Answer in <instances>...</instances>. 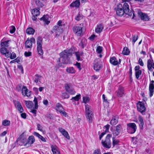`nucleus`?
<instances>
[{
  "instance_id": "40",
  "label": "nucleus",
  "mask_w": 154,
  "mask_h": 154,
  "mask_svg": "<svg viewBox=\"0 0 154 154\" xmlns=\"http://www.w3.org/2000/svg\"><path fill=\"white\" fill-rule=\"evenodd\" d=\"M36 5L39 7H42L44 5L42 2H40L39 0H34Z\"/></svg>"
},
{
  "instance_id": "32",
  "label": "nucleus",
  "mask_w": 154,
  "mask_h": 154,
  "mask_svg": "<svg viewBox=\"0 0 154 154\" xmlns=\"http://www.w3.org/2000/svg\"><path fill=\"white\" fill-rule=\"evenodd\" d=\"M85 107L86 114L93 112L92 111L91 107L88 104H86L85 105Z\"/></svg>"
},
{
  "instance_id": "21",
  "label": "nucleus",
  "mask_w": 154,
  "mask_h": 154,
  "mask_svg": "<svg viewBox=\"0 0 154 154\" xmlns=\"http://www.w3.org/2000/svg\"><path fill=\"white\" fill-rule=\"evenodd\" d=\"M103 29L102 25L101 24H99L95 28V32L97 33H100L102 32Z\"/></svg>"
},
{
  "instance_id": "31",
  "label": "nucleus",
  "mask_w": 154,
  "mask_h": 154,
  "mask_svg": "<svg viewBox=\"0 0 154 154\" xmlns=\"http://www.w3.org/2000/svg\"><path fill=\"white\" fill-rule=\"evenodd\" d=\"M80 5V2L79 0H77L75 2L72 3L70 6V7H76L78 8Z\"/></svg>"
},
{
  "instance_id": "19",
  "label": "nucleus",
  "mask_w": 154,
  "mask_h": 154,
  "mask_svg": "<svg viewBox=\"0 0 154 154\" xmlns=\"http://www.w3.org/2000/svg\"><path fill=\"white\" fill-rule=\"evenodd\" d=\"M22 95L24 96H26L29 97L30 96V94L29 92V91L26 87L25 86H23L22 90Z\"/></svg>"
},
{
  "instance_id": "56",
  "label": "nucleus",
  "mask_w": 154,
  "mask_h": 154,
  "mask_svg": "<svg viewBox=\"0 0 154 154\" xmlns=\"http://www.w3.org/2000/svg\"><path fill=\"white\" fill-rule=\"evenodd\" d=\"M24 55L26 57H28L32 55V53L31 52L25 51L24 53Z\"/></svg>"
},
{
  "instance_id": "42",
  "label": "nucleus",
  "mask_w": 154,
  "mask_h": 154,
  "mask_svg": "<svg viewBox=\"0 0 154 154\" xmlns=\"http://www.w3.org/2000/svg\"><path fill=\"white\" fill-rule=\"evenodd\" d=\"M10 124V121L6 119L4 120L2 122V125L4 126H9Z\"/></svg>"
},
{
  "instance_id": "29",
  "label": "nucleus",
  "mask_w": 154,
  "mask_h": 154,
  "mask_svg": "<svg viewBox=\"0 0 154 154\" xmlns=\"http://www.w3.org/2000/svg\"><path fill=\"white\" fill-rule=\"evenodd\" d=\"M32 13L34 16H37L39 15L40 14V12L39 11V8H38L34 9L32 12Z\"/></svg>"
},
{
  "instance_id": "58",
  "label": "nucleus",
  "mask_w": 154,
  "mask_h": 154,
  "mask_svg": "<svg viewBox=\"0 0 154 154\" xmlns=\"http://www.w3.org/2000/svg\"><path fill=\"white\" fill-rule=\"evenodd\" d=\"M110 126V125L108 124H107L104 126V128L106 129V130L105 131V132L106 133L109 131V130Z\"/></svg>"
},
{
  "instance_id": "55",
  "label": "nucleus",
  "mask_w": 154,
  "mask_h": 154,
  "mask_svg": "<svg viewBox=\"0 0 154 154\" xmlns=\"http://www.w3.org/2000/svg\"><path fill=\"white\" fill-rule=\"evenodd\" d=\"M15 27L14 26H12L10 27V32L11 34L15 32Z\"/></svg>"
},
{
  "instance_id": "62",
  "label": "nucleus",
  "mask_w": 154,
  "mask_h": 154,
  "mask_svg": "<svg viewBox=\"0 0 154 154\" xmlns=\"http://www.w3.org/2000/svg\"><path fill=\"white\" fill-rule=\"evenodd\" d=\"M139 63L140 65L142 66H143L144 65L143 63L142 60L140 58L139 60Z\"/></svg>"
},
{
  "instance_id": "16",
  "label": "nucleus",
  "mask_w": 154,
  "mask_h": 154,
  "mask_svg": "<svg viewBox=\"0 0 154 154\" xmlns=\"http://www.w3.org/2000/svg\"><path fill=\"white\" fill-rule=\"evenodd\" d=\"M0 52L2 54L5 55L6 57H9L10 52L7 50L5 47L1 48H0Z\"/></svg>"
},
{
  "instance_id": "14",
  "label": "nucleus",
  "mask_w": 154,
  "mask_h": 154,
  "mask_svg": "<svg viewBox=\"0 0 154 154\" xmlns=\"http://www.w3.org/2000/svg\"><path fill=\"white\" fill-rule=\"evenodd\" d=\"M33 101L35 103L34 106L33 107V109H31L30 112L33 113L35 115V116H36V112L37 111L36 109H38V104L37 99L35 97Z\"/></svg>"
},
{
  "instance_id": "3",
  "label": "nucleus",
  "mask_w": 154,
  "mask_h": 154,
  "mask_svg": "<svg viewBox=\"0 0 154 154\" xmlns=\"http://www.w3.org/2000/svg\"><path fill=\"white\" fill-rule=\"evenodd\" d=\"M60 58H59L57 60V62H58V65L59 66H61V65L59 63L61 60L62 63L65 64H66L67 61V50H65L61 52L60 54Z\"/></svg>"
},
{
  "instance_id": "51",
  "label": "nucleus",
  "mask_w": 154,
  "mask_h": 154,
  "mask_svg": "<svg viewBox=\"0 0 154 154\" xmlns=\"http://www.w3.org/2000/svg\"><path fill=\"white\" fill-rule=\"evenodd\" d=\"M80 98L81 95L79 94L77 95L75 97H72L71 99H73L75 101H78Z\"/></svg>"
},
{
  "instance_id": "22",
  "label": "nucleus",
  "mask_w": 154,
  "mask_h": 154,
  "mask_svg": "<svg viewBox=\"0 0 154 154\" xmlns=\"http://www.w3.org/2000/svg\"><path fill=\"white\" fill-rule=\"evenodd\" d=\"M110 63L114 66H116L118 65V60L116 57H113L110 58Z\"/></svg>"
},
{
  "instance_id": "46",
  "label": "nucleus",
  "mask_w": 154,
  "mask_h": 154,
  "mask_svg": "<svg viewBox=\"0 0 154 154\" xmlns=\"http://www.w3.org/2000/svg\"><path fill=\"white\" fill-rule=\"evenodd\" d=\"M142 73V71L141 70L135 72V75L137 79H138L140 77V76Z\"/></svg>"
},
{
  "instance_id": "45",
  "label": "nucleus",
  "mask_w": 154,
  "mask_h": 154,
  "mask_svg": "<svg viewBox=\"0 0 154 154\" xmlns=\"http://www.w3.org/2000/svg\"><path fill=\"white\" fill-rule=\"evenodd\" d=\"M103 50V47L102 46H97L96 51L97 53L99 54H100Z\"/></svg>"
},
{
  "instance_id": "24",
  "label": "nucleus",
  "mask_w": 154,
  "mask_h": 154,
  "mask_svg": "<svg viewBox=\"0 0 154 154\" xmlns=\"http://www.w3.org/2000/svg\"><path fill=\"white\" fill-rule=\"evenodd\" d=\"M43 78L41 75L36 74L35 75L34 79V82L37 83L38 82L42 83V80L43 79Z\"/></svg>"
},
{
  "instance_id": "8",
  "label": "nucleus",
  "mask_w": 154,
  "mask_h": 154,
  "mask_svg": "<svg viewBox=\"0 0 154 154\" xmlns=\"http://www.w3.org/2000/svg\"><path fill=\"white\" fill-rule=\"evenodd\" d=\"M73 32L78 36H82L83 35L82 27L78 26H75L73 28Z\"/></svg>"
},
{
  "instance_id": "7",
  "label": "nucleus",
  "mask_w": 154,
  "mask_h": 154,
  "mask_svg": "<svg viewBox=\"0 0 154 154\" xmlns=\"http://www.w3.org/2000/svg\"><path fill=\"white\" fill-rule=\"evenodd\" d=\"M137 110L140 112L143 115H145L146 107L144 103L143 102L139 101L137 104Z\"/></svg>"
},
{
  "instance_id": "34",
  "label": "nucleus",
  "mask_w": 154,
  "mask_h": 154,
  "mask_svg": "<svg viewBox=\"0 0 154 154\" xmlns=\"http://www.w3.org/2000/svg\"><path fill=\"white\" fill-rule=\"evenodd\" d=\"M35 31V30L31 27L29 28L26 30V33L29 35H33Z\"/></svg>"
},
{
  "instance_id": "43",
  "label": "nucleus",
  "mask_w": 154,
  "mask_h": 154,
  "mask_svg": "<svg viewBox=\"0 0 154 154\" xmlns=\"http://www.w3.org/2000/svg\"><path fill=\"white\" fill-rule=\"evenodd\" d=\"M83 53H79V52H75V55L76 57V59L78 61L81 60V56H82Z\"/></svg>"
},
{
  "instance_id": "26",
  "label": "nucleus",
  "mask_w": 154,
  "mask_h": 154,
  "mask_svg": "<svg viewBox=\"0 0 154 154\" xmlns=\"http://www.w3.org/2000/svg\"><path fill=\"white\" fill-rule=\"evenodd\" d=\"M138 119L140 122V123L139 124L140 128L142 129L144 125L143 118L140 115H139L138 116Z\"/></svg>"
},
{
  "instance_id": "5",
  "label": "nucleus",
  "mask_w": 154,
  "mask_h": 154,
  "mask_svg": "<svg viewBox=\"0 0 154 154\" xmlns=\"http://www.w3.org/2000/svg\"><path fill=\"white\" fill-rule=\"evenodd\" d=\"M112 137L111 135L108 134L106 137L105 140H102V144L104 147L109 149L111 147V141L110 139Z\"/></svg>"
},
{
  "instance_id": "41",
  "label": "nucleus",
  "mask_w": 154,
  "mask_h": 154,
  "mask_svg": "<svg viewBox=\"0 0 154 154\" xmlns=\"http://www.w3.org/2000/svg\"><path fill=\"white\" fill-rule=\"evenodd\" d=\"M9 41H7L2 42L0 44L1 48L5 47H8L9 46L8 42Z\"/></svg>"
},
{
  "instance_id": "11",
  "label": "nucleus",
  "mask_w": 154,
  "mask_h": 154,
  "mask_svg": "<svg viewBox=\"0 0 154 154\" xmlns=\"http://www.w3.org/2000/svg\"><path fill=\"white\" fill-rule=\"evenodd\" d=\"M149 86V94L150 97H152L153 94L154 92V81H151Z\"/></svg>"
},
{
  "instance_id": "39",
  "label": "nucleus",
  "mask_w": 154,
  "mask_h": 154,
  "mask_svg": "<svg viewBox=\"0 0 154 154\" xmlns=\"http://www.w3.org/2000/svg\"><path fill=\"white\" fill-rule=\"evenodd\" d=\"M129 53L130 51L128 48L126 47H124L122 52V54L123 55H128L129 54Z\"/></svg>"
},
{
  "instance_id": "59",
  "label": "nucleus",
  "mask_w": 154,
  "mask_h": 154,
  "mask_svg": "<svg viewBox=\"0 0 154 154\" xmlns=\"http://www.w3.org/2000/svg\"><path fill=\"white\" fill-rule=\"evenodd\" d=\"M37 127L38 130L41 131H43V127L39 124L37 125Z\"/></svg>"
},
{
  "instance_id": "6",
  "label": "nucleus",
  "mask_w": 154,
  "mask_h": 154,
  "mask_svg": "<svg viewBox=\"0 0 154 154\" xmlns=\"http://www.w3.org/2000/svg\"><path fill=\"white\" fill-rule=\"evenodd\" d=\"M137 129V126L134 123H130L127 124V132L129 134L134 133Z\"/></svg>"
},
{
  "instance_id": "35",
  "label": "nucleus",
  "mask_w": 154,
  "mask_h": 154,
  "mask_svg": "<svg viewBox=\"0 0 154 154\" xmlns=\"http://www.w3.org/2000/svg\"><path fill=\"white\" fill-rule=\"evenodd\" d=\"M59 130L63 135L66 138H67V132L65 129L62 128H59Z\"/></svg>"
},
{
  "instance_id": "36",
  "label": "nucleus",
  "mask_w": 154,
  "mask_h": 154,
  "mask_svg": "<svg viewBox=\"0 0 154 154\" xmlns=\"http://www.w3.org/2000/svg\"><path fill=\"white\" fill-rule=\"evenodd\" d=\"M75 52V48L72 47L70 49L68 50V56L72 55L73 54H74Z\"/></svg>"
},
{
  "instance_id": "49",
  "label": "nucleus",
  "mask_w": 154,
  "mask_h": 154,
  "mask_svg": "<svg viewBox=\"0 0 154 154\" xmlns=\"http://www.w3.org/2000/svg\"><path fill=\"white\" fill-rule=\"evenodd\" d=\"M130 10H128V12H127V13H125V14H128L129 16L130 17H131L132 15V14H133V17L132 18V19L134 18V17H135V15L134 14V13L133 12L131 11H129Z\"/></svg>"
},
{
  "instance_id": "37",
  "label": "nucleus",
  "mask_w": 154,
  "mask_h": 154,
  "mask_svg": "<svg viewBox=\"0 0 154 154\" xmlns=\"http://www.w3.org/2000/svg\"><path fill=\"white\" fill-rule=\"evenodd\" d=\"M63 108L62 105L59 103H57L56 104V110L57 111L61 113L63 110Z\"/></svg>"
},
{
  "instance_id": "9",
  "label": "nucleus",
  "mask_w": 154,
  "mask_h": 154,
  "mask_svg": "<svg viewBox=\"0 0 154 154\" xmlns=\"http://www.w3.org/2000/svg\"><path fill=\"white\" fill-rule=\"evenodd\" d=\"M35 43V40L34 38H31L30 39L28 38L26 41L25 42V48H31L32 47V43Z\"/></svg>"
},
{
  "instance_id": "47",
  "label": "nucleus",
  "mask_w": 154,
  "mask_h": 154,
  "mask_svg": "<svg viewBox=\"0 0 154 154\" xmlns=\"http://www.w3.org/2000/svg\"><path fill=\"white\" fill-rule=\"evenodd\" d=\"M76 72L75 70L72 67H70L68 69V72L72 74H74Z\"/></svg>"
},
{
  "instance_id": "4",
  "label": "nucleus",
  "mask_w": 154,
  "mask_h": 154,
  "mask_svg": "<svg viewBox=\"0 0 154 154\" xmlns=\"http://www.w3.org/2000/svg\"><path fill=\"white\" fill-rule=\"evenodd\" d=\"M43 39L42 37L39 36L38 37L37 40V51L38 54L42 55L43 54L42 49Z\"/></svg>"
},
{
  "instance_id": "2",
  "label": "nucleus",
  "mask_w": 154,
  "mask_h": 154,
  "mask_svg": "<svg viewBox=\"0 0 154 154\" xmlns=\"http://www.w3.org/2000/svg\"><path fill=\"white\" fill-rule=\"evenodd\" d=\"M129 10V7L128 4L126 2L122 4H119L117 7L116 10V14L119 16H122L124 14L127 13Z\"/></svg>"
},
{
  "instance_id": "18",
  "label": "nucleus",
  "mask_w": 154,
  "mask_h": 154,
  "mask_svg": "<svg viewBox=\"0 0 154 154\" xmlns=\"http://www.w3.org/2000/svg\"><path fill=\"white\" fill-rule=\"evenodd\" d=\"M154 64L153 60L152 59H149L147 61V67L148 70L150 71H152L153 70L152 69V66Z\"/></svg>"
},
{
  "instance_id": "54",
  "label": "nucleus",
  "mask_w": 154,
  "mask_h": 154,
  "mask_svg": "<svg viewBox=\"0 0 154 154\" xmlns=\"http://www.w3.org/2000/svg\"><path fill=\"white\" fill-rule=\"evenodd\" d=\"M92 154H102L100 149H97L94 151Z\"/></svg>"
},
{
  "instance_id": "23",
  "label": "nucleus",
  "mask_w": 154,
  "mask_h": 154,
  "mask_svg": "<svg viewBox=\"0 0 154 154\" xmlns=\"http://www.w3.org/2000/svg\"><path fill=\"white\" fill-rule=\"evenodd\" d=\"M87 44V40L85 38H82L79 43V45L82 48L85 47Z\"/></svg>"
},
{
  "instance_id": "28",
  "label": "nucleus",
  "mask_w": 154,
  "mask_h": 154,
  "mask_svg": "<svg viewBox=\"0 0 154 154\" xmlns=\"http://www.w3.org/2000/svg\"><path fill=\"white\" fill-rule=\"evenodd\" d=\"M25 104L28 109H32L34 107L33 102L31 101H25Z\"/></svg>"
},
{
  "instance_id": "30",
  "label": "nucleus",
  "mask_w": 154,
  "mask_h": 154,
  "mask_svg": "<svg viewBox=\"0 0 154 154\" xmlns=\"http://www.w3.org/2000/svg\"><path fill=\"white\" fill-rule=\"evenodd\" d=\"M86 115V116L89 122H91L94 116L93 112L89 113Z\"/></svg>"
},
{
  "instance_id": "27",
  "label": "nucleus",
  "mask_w": 154,
  "mask_h": 154,
  "mask_svg": "<svg viewBox=\"0 0 154 154\" xmlns=\"http://www.w3.org/2000/svg\"><path fill=\"white\" fill-rule=\"evenodd\" d=\"M118 118L116 116H114L112 118L111 120L110 124L112 125H116L118 122Z\"/></svg>"
},
{
  "instance_id": "60",
  "label": "nucleus",
  "mask_w": 154,
  "mask_h": 154,
  "mask_svg": "<svg viewBox=\"0 0 154 154\" xmlns=\"http://www.w3.org/2000/svg\"><path fill=\"white\" fill-rule=\"evenodd\" d=\"M96 37H97V36L93 34V35H91L89 38V39L90 40L93 41L94 39Z\"/></svg>"
},
{
  "instance_id": "63",
  "label": "nucleus",
  "mask_w": 154,
  "mask_h": 154,
  "mask_svg": "<svg viewBox=\"0 0 154 154\" xmlns=\"http://www.w3.org/2000/svg\"><path fill=\"white\" fill-rule=\"evenodd\" d=\"M33 135L38 137L39 138L40 137L42 136L39 133L36 132H34L33 133Z\"/></svg>"
},
{
  "instance_id": "53",
  "label": "nucleus",
  "mask_w": 154,
  "mask_h": 154,
  "mask_svg": "<svg viewBox=\"0 0 154 154\" xmlns=\"http://www.w3.org/2000/svg\"><path fill=\"white\" fill-rule=\"evenodd\" d=\"M138 39V36L137 35H133L132 38V41L134 44Z\"/></svg>"
},
{
  "instance_id": "57",
  "label": "nucleus",
  "mask_w": 154,
  "mask_h": 154,
  "mask_svg": "<svg viewBox=\"0 0 154 154\" xmlns=\"http://www.w3.org/2000/svg\"><path fill=\"white\" fill-rule=\"evenodd\" d=\"M119 142V141L117 140L113 139L112 143L113 146L117 145Z\"/></svg>"
},
{
  "instance_id": "25",
  "label": "nucleus",
  "mask_w": 154,
  "mask_h": 154,
  "mask_svg": "<svg viewBox=\"0 0 154 154\" xmlns=\"http://www.w3.org/2000/svg\"><path fill=\"white\" fill-rule=\"evenodd\" d=\"M51 150L54 154H60L58 147L55 145L51 146Z\"/></svg>"
},
{
  "instance_id": "33",
  "label": "nucleus",
  "mask_w": 154,
  "mask_h": 154,
  "mask_svg": "<svg viewBox=\"0 0 154 154\" xmlns=\"http://www.w3.org/2000/svg\"><path fill=\"white\" fill-rule=\"evenodd\" d=\"M17 141L18 142V144H19L20 145L22 146L24 145V144L27 142V140L26 138H24L21 139L19 140H17Z\"/></svg>"
},
{
  "instance_id": "64",
  "label": "nucleus",
  "mask_w": 154,
  "mask_h": 154,
  "mask_svg": "<svg viewBox=\"0 0 154 154\" xmlns=\"http://www.w3.org/2000/svg\"><path fill=\"white\" fill-rule=\"evenodd\" d=\"M67 95L66 93H63L62 94V97L64 98H67Z\"/></svg>"
},
{
  "instance_id": "20",
  "label": "nucleus",
  "mask_w": 154,
  "mask_h": 154,
  "mask_svg": "<svg viewBox=\"0 0 154 154\" xmlns=\"http://www.w3.org/2000/svg\"><path fill=\"white\" fill-rule=\"evenodd\" d=\"M116 129L113 133L114 135L115 136L118 135L120 134L121 129V125H118L116 126Z\"/></svg>"
},
{
  "instance_id": "44",
  "label": "nucleus",
  "mask_w": 154,
  "mask_h": 154,
  "mask_svg": "<svg viewBox=\"0 0 154 154\" xmlns=\"http://www.w3.org/2000/svg\"><path fill=\"white\" fill-rule=\"evenodd\" d=\"M68 93L71 94H75V92L74 90V89L72 88H70L69 87L68 85Z\"/></svg>"
},
{
  "instance_id": "12",
  "label": "nucleus",
  "mask_w": 154,
  "mask_h": 154,
  "mask_svg": "<svg viewBox=\"0 0 154 154\" xmlns=\"http://www.w3.org/2000/svg\"><path fill=\"white\" fill-rule=\"evenodd\" d=\"M14 103L15 106L17 110L20 112V113H22L23 111V108L20 103L16 100L14 101Z\"/></svg>"
},
{
  "instance_id": "17",
  "label": "nucleus",
  "mask_w": 154,
  "mask_h": 154,
  "mask_svg": "<svg viewBox=\"0 0 154 154\" xmlns=\"http://www.w3.org/2000/svg\"><path fill=\"white\" fill-rule=\"evenodd\" d=\"M35 141V139L34 136H31L29 137L28 141H27L26 143L24 144V146H26L27 145H28L27 147H29Z\"/></svg>"
},
{
  "instance_id": "52",
  "label": "nucleus",
  "mask_w": 154,
  "mask_h": 154,
  "mask_svg": "<svg viewBox=\"0 0 154 154\" xmlns=\"http://www.w3.org/2000/svg\"><path fill=\"white\" fill-rule=\"evenodd\" d=\"M82 18V15L80 14V13H78L77 15L75 17V19L79 21Z\"/></svg>"
},
{
  "instance_id": "48",
  "label": "nucleus",
  "mask_w": 154,
  "mask_h": 154,
  "mask_svg": "<svg viewBox=\"0 0 154 154\" xmlns=\"http://www.w3.org/2000/svg\"><path fill=\"white\" fill-rule=\"evenodd\" d=\"M90 100V98L89 97H83V102L85 104L88 103Z\"/></svg>"
},
{
  "instance_id": "61",
  "label": "nucleus",
  "mask_w": 154,
  "mask_h": 154,
  "mask_svg": "<svg viewBox=\"0 0 154 154\" xmlns=\"http://www.w3.org/2000/svg\"><path fill=\"white\" fill-rule=\"evenodd\" d=\"M75 65L79 69V70H81L82 69L81 67L80 64V63L77 62L75 64Z\"/></svg>"
},
{
  "instance_id": "13",
  "label": "nucleus",
  "mask_w": 154,
  "mask_h": 154,
  "mask_svg": "<svg viewBox=\"0 0 154 154\" xmlns=\"http://www.w3.org/2000/svg\"><path fill=\"white\" fill-rule=\"evenodd\" d=\"M138 14L142 20L144 21H148L149 20V18L146 14L140 11H138Z\"/></svg>"
},
{
  "instance_id": "10",
  "label": "nucleus",
  "mask_w": 154,
  "mask_h": 154,
  "mask_svg": "<svg viewBox=\"0 0 154 154\" xmlns=\"http://www.w3.org/2000/svg\"><path fill=\"white\" fill-rule=\"evenodd\" d=\"M100 59H96L94 63V69L96 71H98L102 68V66L100 64Z\"/></svg>"
},
{
  "instance_id": "15",
  "label": "nucleus",
  "mask_w": 154,
  "mask_h": 154,
  "mask_svg": "<svg viewBox=\"0 0 154 154\" xmlns=\"http://www.w3.org/2000/svg\"><path fill=\"white\" fill-rule=\"evenodd\" d=\"M116 92L117 97H122L125 94L124 88L122 87H119Z\"/></svg>"
},
{
  "instance_id": "1",
  "label": "nucleus",
  "mask_w": 154,
  "mask_h": 154,
  "mask_svg": "<svg viewBox=\"0 0 154 154\" xmlns=\"http://www.w3.org/2000/svg\"><path fill=\"white\" fill-rule=\"evenodd\" d=\"M66 28V24L62 23V21L60 20L57 22V25L54 26L52 32L55 33L56 34V36H59L62 33L65 29Z\"/></svg>"
},
{
  "instance_id": "38",
  "label": "nucleus",
  "mask_w": 154,
  "mask_h": 154,
  "mask_svg": "<svg viewBox=\"0 0 154 154\" xmlns=\"http://www.w3.org/2000/svg\"><path fill=\"white\" fill-rule=\"evenodd\" d=\"M48 16L44 15L42 17L40 18V20L44 21L46 24H48L50 23V21L48 20Z\"/></svg>"
},
{
  "instance_id": "50",
  "label": "nucleus",
  "mask_w": 154,
  "mask_h": 154,
  "mask_svg": "<svg viewBox=\"0 0 154 154\" xmlns=\"http://www.w3.org/2000/svg\"><path fill=\"white\" fill-rule=\"evenodd\" d=\"M16 57V55L15 53L14 52H12L11 53L10 52V56H9V57L11 59H13L15 58Z\"/></svg>"
}]
</instances>
